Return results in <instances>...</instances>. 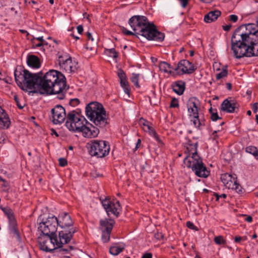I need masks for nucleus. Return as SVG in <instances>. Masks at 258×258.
I'll list each match as a JSON object with an SVG mask.
<instances>
[{"mask_svg": "<svg viewBox=\"0 0 258 258\" xmlns=\"http://www.w3.org/2000/svg\"><path fill=\"white\" fill-rule=\"evenodd\" d=\"M256 24L238 27L231 37V49L236 58L258 56V16Z\"/></svg>", "mask_w": 258, "mask_h": 258, "instance_id": "1", "label": "nucleus"}, {"mask_svg": "<svg viewBox=\"0 0 258 258\" xmlns=\"http://www.w3.org/2000/svg\"><path fill=\"white\" fill-rule=\"evenodd\" d=\"M69 88L64 76L58 71L50 70L43 76L40 75L39 92L41 94L57 95V98L62 100Z\"/></svg>", "mask_w": 258, "mask_h": 258, "instance_id": "2", "label": "nucleus"}, {"mask_svg": "<svg viewBox=\"0 0 258 258\" xmlns=\"http://www.w3.org/2000/svg\"><path fill=\"white\" fill-rule=\"evenodd\" d=\"M86 114L96 126L100 128H104L109 123L104 108L97 102H90L86 106Z\"/></svg>", "mask_w": 258, "mask_h": 258, "instance_id": "3", "label": "nucleus"}, {"mask_svg": "<svg viewBox=\"0 0 258 258\" xmlns=\"http://www.w3.org/2000/svg\"><path fill=\"white\" fill-rule=\"evenodd\" d=\"M87 123L84 116L76 114L74 110L67 114L66 126L70 131L81 132Z\"/></svg>", "mask_w": 258, "mask_h": 258, "instance_id": "4", "label": "nucleus"}, {"mask_svg": "<svg viewBox=\"0 0 258 258\" xmlns=\"http://www.w3.org/2000/svg\"><path fill=\"white\" fill-rule=\"evenodd\" d=\"M89 154L92 156L102 158L107 156L110 151L108 143L105 141L93 140L87 144Z\"/></svg>", "mask_w": 258, "mask_h": 258, "instance_id": "5", "label": "nucleus"}, {"mask_svg": "<svg viewBox=\"0 0 258 258\" xmlns=\"http://www.w3.org/2000/svg\"><path fill=\"white\" fill-rule=\"evenodd\" d=\"M137 34L145 37L148 40L158 42H162L165 38L164 33L159 31L153 23H150L148 21L144 26L140 32H137Z\"/></svg>", "mask_w": 258, "mask_h": 258, "instance_id": "6", "label": "nucleus"}, {"mask_svg": "<svg viewBox=\"0 0 258 258\" xmlns=\"http://www.w3.org/2000/svg\"><path fill=\"white\" fill-rule=\"evenodd\" d=\"M187 107L189 115L192 117L191 121L194 125L198 128L204 125V121L199 118V111L200 108L199 100L195 97L190 98L187 102Z\"/></svg>", "mask_w": 258, "mask_h": 258, "instance_id": "7", "label": "nucleus"}, {"mask_svg": "<svg viewBox=\"0 0 258 258\" xmlns=\"http://www.w3.org/2000/svg\"><path fill=\"white\" fill-rule=\"evenodd\" d=\"M57 223V218L55 216L48 217L45 221L40 223L38 230L41 232V234L55 236Z\"/></svg>", "mask_w": 258, "mask_h": 258, "instance_id": "8", "label": "nucleus"}, {"mask_svg": "<svg viewBox=\"0 0 258 258\" xmlns=\"http://www.w3.org/2000/svg\"><path fill=\"white\" fill-rule=\"evenodd\" d=\"M56 236H47L40 234L38 237V242L40 248L46 252H51L55 250L56 246Z\"/></svg>", "mask_w": 258, "mask_h": 258, "instance_id": "9", "label": "nucleus"}, {"mask_svg": "<svg viewBox=\"0 0 258 258\" xmlns=\"http://www.w3.org/2000/svg\"><path fill=\"white\" fill-rule=\"evenodd\" d=\"M57 61L60 68L66 72L71 73L76 70V62L72 61L71 56L67 53L59 55Z\"/></svg>", "mask_w": 258, "mask_h": 258, "instance_id": "10", "label": "nucleus"}, {"mask_svg": "<svg viewBox=\"0 0 258 258\" xmlns=\"http://www.w3.org/2000/svg\"><path fill=\"white\" fill-rule=\"evenodd\" d=\"M221 180L226 188L234 189L237 193L242 192V187L237 183L236 174H223L221 176Z\"/></svg>", "mask_w": 258, "mask_h": 258, "instance_id": "11", "label": "nucleus"}, {"mask_svg": "<svg viewBox=\"0 0 258 258\" xmlns=\"http://www.w3.org/2000/svg\"><path fill=\"white\" fill-rule=\"evenodd\" d=\"M114 224V221L111 219L100 220V229L102 231V240L104 242H107L109 240Z\"/></svg>", "mask_w": 258, "mask_h": 258, "instance_id": "12", "label": "nucleus"}, {"mask_svg": "<svg viewBox=\"0 0 258 258\" xmlns=\"http://www.w3.org/2000/svg\"><path fill=\"white\" fill-rule=\"evenodd\" d=\"M40 74L42 75V73L40 72L38 74H32L27 70H25V75L26 76V81H25L24 87H27L29 90L35 88V86H37V88L39 90V83L40 82Z\"/></svg>", "mask_w": 258, "mask_h": 258, "instance_id": "13", "label": "nucleus"}, {"mask_svg": "<svg viewBox=\"0 0 258 258\" xmlns=\"http://www.w3.org/2000/svg\"><path fill=\"white\" fill-rule=\"evenodd\" d=\"M76 232V228H72L70 230H61L58 234L59 240L56 237V246L60 248L63 244L68 243Z\"/></svg>", "mask_w": 258, "mask_h": 258, "instance_id": "14", "label": "nucleus"}, {"mask_svg": "<svg viewBox=\"0 0 258 258\" xmlns=\"http://www.w3.org/2000/svg\"><path fill=\"white\" fill-rule=\"evenodd\" d=\"M147 22L148 19L146 17L139 15L133 16L128 20V24L136 34L137 32H140Z\"/></svg>", "mask_w": 258, "mask_h": 258, "instance_id": "15", "label": "nucleus"}, {"mask_svg": "<svg viewBox=\"0 0 258 258\" xmlns=\"http://www.w3.org/2000/svg\"><path fill=\"white\" fill-rule=\"evenodd\" d=\"M197 146L198 143H196L194 145L190 144L189 147H187V149L190 150L192 156L191 157L186 156L183 160L184 164L188 168H191L192 169L194 165L196 164V162L199 161V159L201 158L197 154Z\"/></svg>", "mask_w": 258, "mask_h": 258, "instance_id": "16", "label": "nucleus"}, {"mask_svg": "<svg viewBox=\"0 0 258 258\" xmlns=\"http://www.w3.org/2000/svg\"><path fill=\"white\" fill-rule=\"evenodd\" d=\"M2 210L9 219L10 227L12 233L16 236V238L20 240V235L16 228L17 222L14 215V212L12 209L8 207L2 208Z\"/></svg>", "mask_w": 258, "mask_h": 258, "instance_id": "17", "label": "nucleus"}, {"mask_svg": "<svg viewBox=\"0 0 258 258\" xmlns=\"http://www.w3.org/2000/svg\"><path fill=\"white\" fill-rule=\"evenodd\" d=\"M52 121L54 124H60L62 123L65 118H67L64 108L60 105H56L51 109Z\"/></svg>", "mask_w": 258, "mask_h": 258, "instance_id": "18", "label": "nucleus"}, {"mask_svg": "<svg viewBox=\"0 0 258 258\" xmlns=\"http://www.w3.org/2000/svg\"><path fill=\"white\" fill-rule=\"evenodd\" d=\"M196 69L193 63L186 59L181 60L177 64L174 71L179 75L192 73Z\"/></svg>", "mask_w": 258, "mask_h": 258, "instance_id": "19", "label": "nucleus"}, {"mask_svg": "<svg viewBox=\"0 0 258 258\" xmlns=\"http://www.w3.org/2000/svg\"><path fill=\"white\" fill-rule=\"evenodd\" d=\"M103 207L105 209L106 213L109 216L110 214H113L116 217H118L119 214L120 204L119 201H117L115 203H112L109 199L105 198L101 200Z\"/></svg>", "mask_w": 258, "mask_h": 258, "instance_id": "20", "label": "nucleus"}, {"mask_svg": "<svg viewBox=\"0 0 258 258\" xmlns=\"http://www.w3.org/2000/svg\"><path fill=\"white\" fill-rule=\"evenodd\" d=\"M57 225L59 226L61 230H70L72 228H75L73 220L67 213H60L57 218Z\"/></svg>", "mask_w": 258, "mask_h": 258, "instance_id": "21", "label": "nucleus"}, {"mask_svg": "<svg viewBox=\"0 0 258 258\" xmlns=\"http://www.w3.org/2000/svg\"><path fill=\"white\" fill-rule=\"evenodd\" d=\"M98 128L97 126L96 127L88 122L81 133L83 136L85 138H95L99 133Z\"/></svg>", "mask_w": 258, "mask_h": 258, "instance_id": "22", "label": "nucleus"}, {"mask_svg": "<svg viewBox=\"0 0 258 258\" xmlns=\"http://www.w3.org/2000/svg\"><path fill=\"white\" fill-rule=\"evenodd\" d=\"M192 168V171H195L197 176L201 177H207L209 175V171L207 169L206 167L204 165L201 158L197 161Z\"/></svg>", "mask_w": 258, "mask_h": 258, "instance_id": "23", "label": "nucleus"}, {"mask_svg": "<svg viewBox=\"0 0 258 258\" xmlns=\"http://www.w3.org/2000/svg\"><path fill=\"white\" fill-rule=\"evenodd\" d=\"M238 104L234 100L225 99L221 104V110L228 113H233L238 109Z\"/></svg>", "mask_w": 258, "mask_h": 258, "instance_id": "24", "label": "nucleus"}, {"mask_svg": "<svg viewBox=\"0 0 258 258\" xmlns=\"http://www.w3.org/2000/svg\"><path fill=\"white\" fill-rule=\"evenodd\" d=\"M117 75L120 80V85L123 88L124 92L126 94L129 95L130 92V88L124 72L122 70L119 69L118 71Z\"/></svg>", "mask_w": 258, "mask_h": 258, "instance_id": "25", "label": "nucleus"}, {"mask_svg": "<svg viewBox=\"0 0 258 258\" xmlns=\"http://www.w3.org/2000/svg\"><path fill=\"white\" fill-rule=\"evenodd\" d=\"M10 125V120L8 114L0 106V127L8 128Z\"/></svg>", "mask_w": 258, "mask_h": 258, "instance_id": "26", "label": "nucleus"}, {"mask_svg": "<svg viewBox=\"0 0 258 258\" xmlns=\"http://www.w3.org/2000/svg\"><path fill=\"white\" fill-rule=\"evenodd\" d=\"M14 76L16 82L18 86L21 89H24L25 81H26L25 70H23L22 72L15 70Z\"/></svg>", "mask_w": 258, "mask_h": 258, "instance_id": "27", "label": "nucleus"}, {"mask_svg": "<svg viewBox=\"0 0 258 258\" xmlns=\"http://www.w3.org/2000/svg\"><path fill=\"white\" fill-rule=\"evenodd\" d=\"M27 63L29 67L36 69L40 68L41 66L40 59L34 55L28 56Z\"/></svg>", "mask_w": 258, "mask_h": 258, "instance_id": "28", "label": "nucleus"}, {"mask_svg": "<svg viewBox=\"0 0 258 258\" xmlns=\"http://www.w3.org/2000/svg\"><path fill=\"white\" fill-rule=\"evenodd\" d=\"M171 86L173 91L179 95H182L185 90V83L181 81L173 83Z\"/></svg>", "mask_w": 258, "mask_h": 258, "instance_id": "29", "label": "nucleus"}, {"mask_svg": "<svg viewBox=\"0 0 258 258\" xmlns=\"http://www.w3.org/2000/svg\"><path fill=\"white\" fill-rule=\"evenodd\" d=\"M221 14V12L218 10L211 11L205 16L204 21L206 23H211L216 20Z\"/></svg>", "mask_w": 258, "mask_h": 258, "instance_id": "30", "label": "nucleus"}, {"mask_svg": "<svg viewBox=\"0 0 258 258\" xmlns=\"http://www.w3.org/2000/svg\"><path fill=\"white\" fill-rule=\"evenodd\" d=\"M160 70L165 73L171 74L172 72L170 70L171 68L170 64L165 61H161L159 64Z\"/></svg>", "mask_w": 258, "mask_h": 258, "instance_id": "31", "label": "nucleus"}, {"mask_svg": "<svg viewBox=\"0 0 258 258\" xmlns=\"http://www.w3.org/2000/svg\"><path fill=\"white\" fill-rule=\"evenodd\" d=\"M124 248V246H118L115 244L110 247L109 252L112 255H117L120 253Z\"/></svg>", "mask_w": 258, "mask_h": 258, "instance_id": "32", "label": "nucleus"}, {"mask_svg": "<svg viewBox=\"0 0 258 258\" xmlns=\"http://www.w3.org/2000/svg\"><path fill=\"white\" fill-rule=\"evenodd\" d=\"M245 151L253 155L255 157L258 156V150L254 146H250L246 147Z\"/></svg>", "mask_w": 258, "mask_h": 258, "instance_id": "33", "label": "nucleus"}, {"mask_svg": "<svg viewBox=\"0 0 258 258\" xmlns=\"http://www.w3.org/2000/svg\"><path fill=\"white\" fill-rule=\"evenodd\" d=\"M9 188V183L4 179L0 177V190L6 191Z\"/></svg>", "mask_w": 258, "mask_h": 258, "instance_id": "34", "label": "nucleus"}, {"mask_svg": "<svg viewBox=\"0 0 258 258\" xmlns=\"http://www.w3.org/2000/svg\"><path fill=\"white\" fill-rule=\"evenodd\" d=\"M214 241L217 245H225L226 243V240L221 235L215 236Z\"/></svg>", "mask_w": 258, "mask_h": 258, "instance_id": "35", "label": "nucleus"}, {"mask_svg": "<svg viewBox=\"0 0 258 258\" xmlns=\"http://www.w3.org/2000/svg\"><path fill=\"white\" fill-rule=\"evenodd\" d=\"M139 74L133 73L131 78L132 82L136 86L137 88L140 87L139 84Z\"/></svg>", "mask_w": 258, "mask_h": 258, "instance_id": "36", "label": "nucleus"}, {"mask_svg": "<svg viewBox=\"0 0 258 258\" xmlns=\"http://www.w3.org/2000/svg\"><path fill=\"white\" fill-rule=\"evenodd\" d=\"M148 129L149 130V132L150 134L153 136L155 139L159 143H162L161 141L159 139L158 135L157 134L155 130L152 129L149 125H147Z\"/></svg>", "mask_w": 258, "mask_h": 258, "instance_id": "37", "label": "nucleus"}, {"mask_svg": "<svg viewBox=\"0 0 258 258\" xmlns=\"http://www.w3.org/2000/svg\"><path fill=\"white\" fill-rule=\"evenodd\" d=\"M209 111L211 114V118L213 121H216L219 119H221L217 113V112H214L212 107H211L209 109Z\"/></svg>", "mask_w": 258, "mask_h": 258, "instance_id": "38", "label": "nucleus"}, {"mask_svg": "<svg viewBox=\"0 0 258 258\" xmlns=\"http://www.w3.org/2000/svg\"><path fill=\"white\" fill-rule=\"evenodd\" d=\"M106 51L108 52L109 56L112 57L113 58H116L117 57V53L114 48L111 49H106Z\"/></svg>", "mask_w": 258, "mask_h": 258, "instance_id": "39", "label": "nucleus"}, {"mask_svg": "<svg viewBox=\"0 0 258 258\" xmlns=\"http://www.w3.org/2000/svg\"><path fill=\"white\" fill-rule=\"evenodd\" d=\"M228 74L227 71L226 69H223L222 71L218 73L216 75V78L217 80H220L221 78H223L226 76H227Z\"/></svg>", "mask_w": 258, "mask_h": 258, "instance_id": "40", "label": "nucleus"}, {"mask_svg": "<svg viewBox=\"0 0 258 258\" xmlns=\"http://www.w3.org/2000/svg\"><path fill=\"white\" fill-rule=\"evenodd\" d=\"M69 103L72 106L75 107L80 103V100L78 98L72 99L70 100Z\"/></svg>", "mask_w": 258, "mask_h": 258, "instance_id": "41", "label": "nucleus"}, {"mask_svg": "<svg viewBox=\"0 0 258 258\" xmlns=\"http://www.w3.org/2000/svg\"><path fill=\"white\" fill-rule=\"evenodd\" d=\"M121 31H122V32L125 34V35H136L137 34L136 33H135L131 31H129V30H127L124 27H122L121 28Z\"/></svg>", "mask_w": 258, "mask_h": 258, "instance_id": "42", "label": "nucleus"}, {"mask_svg": "<svg viewBox=\"0 0 258 258\" xmlns=\"http://www.w3.org/2000/svg\"><path fill=\"white\" fill-rule=\"evenodd\" d=\"M186 225V226L190 229L195 230L196 231L198 230V228L194 225L192 222L190 221L187 222Z\"/></svg>", "mask_w": 258, "mask_h": 258, "instance_id": "43", "label": "nucleus"}, {"mask_svg": "<svg viewBox=\"0 0 258 258\" xmlns=\"http://www.w3.org/2000/svg\"><path fill=\"white\" fill-rule=\"evenodd\" d=\"M178 101L176 98H173L171 101L170 107L172 108H175L178 107Z\"/></svg>", "mask_w": 258, "mask_h": 258, "instance_id": "44", "label": "nucleus"}, {"mask_svg": "<svg viewBox=\"0 0 258 258\" xmlns=\"http://www.w3.org/2000/svg\"><path fill=\"white\" fill-rule=\"evenodd\" d=\"M59 164L60 166L63 167L67 165L68 162L67 160L63 158H59Z\"/></svg>", "mask_w": 258, "mask_h": 258, "instance_id": "45", "label": "nucleus"}, {"mask_svg": "<svg viewBox=\"0 0 258 258\" xmlns=\"http://www.w3.org/2000/svg\"><path fill=\"white\" fill-rule=\"evenodd\" d=\"M14 100L16 102L17 105L20 109H22L24 107V105H22L19 101V99L17 95L14 96Z\"/></svg>", "mask_w": 258, "mask_h": 258, "instance_id": "46", "label": "nucleus"}, {"mask_svg": "<svg viewBox=\"0 0 258 258\" xmlns=\"http://www.w3.org/2000/svg\"><path fill=\"white\" fill-rule=\"evenodd\" d=\"M214 195L216 197V201H218L219 200V198H226L227 197V195L225 194H221V195H219L217 193H214Z\"/></svg>", "mask_w": 258, "mask_h": 258, "instance_id": "47", "label": "nucleus"}, {"mask_svg": "<svg viewBox=\"0 0 258 258\" xmlns=\"http://www.w3.org/2000/svg\"><path fill=\"white\" fill-rule=\"evenodd\" d=\"M178 1L180 2L181 6L183 8L186 7V6H187V5L189 2V0H178Z\"/></svg>", "mask_w": 258, "mask_h": 258, "instance_id": "48", "label": "nucleus"}, {"mask_svg": "<svg viewBox=\"0 0 258 258\" xmlns=\"http://www.w3.org/2000/svg\"><path fill=\"white\" fill-rule=\"evenodd\" d=\"M218 132H219V130L215 131L212 133L211 138L213 139V140H216L218 138V136L217 135V133Z\"/></svg>", "mask_w": 258, "mask_h": 258, "instance_id": "49", "label": "nucleus"}, {"mask_svg": "<svg viewBox=\"0 0 258 258\" xmlns=\"http://www.w3.org/2000/svg\"><path fill=\"white\" fill-rule=\"evenodd\" d=\"M238 20V17L235 15H231L230 16V20L236 22Z\"/></svg>", "mask_w": 258, "mask_h": 258, "instance_id": "50", "label": "nucleus"}, {"mask_svg": "<svg viewBox=\"0 0 258 258\" xmlns=\"http://www.w3.org/2000/svg\"><path fill=\"white\" fill-rule=\"evenodd\" d=\"M252 110L254 113H256L258 109V103H254L252 107Z\"/></svg>", "mask_w": 258, "mask_h": 258, "instance_id": "51", "label": "nucleus"}, {"mask_svg": "<svg viewBox=\"0 0 258 258\" xmlns=\"http://www.w3.org/2000/svg\"><path fill=\"white\" fill-rule=\"evenodd\" d=\"M78 32L79 34H82L83 31V27L82 25H79L77 28Z\"/></svg>", "mask_w": 258, "mask_h": 258, "instance_id": "52", "label": "nucleus"}, {"mask_svg": "<svg viewBox=\"0 0 258 258\" xmlns=\"http://www.w3.org/2000/svg\"><path fill=\"white\" fill-rule=\"evenodd\" d=\"M222 27H223V29L224 30H225L226 31H228L231 28V25H227L225 26H223Z\"/></svg>", "mask_w": 258, "mask_h": 258, "instance_id": "53", "label": "nucleus"}, {"mask_svg": "<svg viewBox=\"0 0 258 258\" xmlns=\"http://www.w3.org/2000/svg\"><path fill=\"white\" fill-rule=\"evenodd\" d=\"M142 258H152V255L151 253H147L144 254Z\"/></svg>", "mask_w": 258, "mask_h": 258, "instance_id": "54", "label": "nucleus"}, {"mask_svg": "<svg viewBox=\"0 0 258 258\" xmlns=\"http://www.w3.org/2000/svg\"><path fill=\"white\" fill-rule=\"evenodd\" d=\"M86 35L89 39L91 40V41H92L94 40L93 38L92 37V34L91 33L88 32L86 33Z\"/></svg>", "mask_w": 258, "mask_h": 258, "instance_id": "55", "label": "nucleus"}, {"mask_svg": "<svg viewBox=\"0 0 258 258\" xmlns=\"http://www.w3.org/2000/svg\"><path fill=\"white\" fill-rule=\"evenodd\" d=\"M242 239L241 237L240 236H236L234 238V241L235 242H239L241 241Z\"/></svg>", "mask_w": 258, "mask_h": 258, "instance_id": "56", "label": "nucleus"}, {"mask_svg": "<svg viewBox=\"0 0 258 258\" xmlns=\"http://www.w3.org/2000/svg\"><path fill=\"white\" fill-rule=\"evenodd\" d=\"M245 221H246L248 222H251L252 221V218L250 216H247L245 218Z\"/></svg>", "mask_w": 258, "mask_h": 258, "instance_id": "57", "label": "nucleus"}, {"mask_svg": "<svg viewBox=\"0 0 258 258\" xmlns=\"http://www.w3.org/2000/svg\"><path fill=\"white\" fill-rule=\"evenodd\" d=\"M4 81L7 83L10 84L12 79L10 78H5Z\"/></svg>", "mask_w": 258, "mask_h": 258, "instance_id": "58", "label": "nucleus"}, {"mask_svg": "<svg viewBox=\"0 0 258 258\" xmlns=\"http://www.w3.org/2000/svg\"><path fill=\"white\" fill-rule=\"evenodd\" d=\"M227 88L228 90H230L232 89V84L230 83H227L226 84Z\"/></svg>", "mask_w": 258, "mask_h": 258, "instance_id": "59", "label": "nucleus"}, {"mask_svg": "<svg viewBox=\"0 0 258 258\" xmlns=\"http://www.w3.org/2000/svg\"><path fill=\"white\" fill-rule=\"evenodd\" d=\"M51 135H55L56 137L58 136L57 133L54 129L51 130Z\"/></svg>", "mask_w": 258, "mask_h": 258, "instance_id": "60", "label": "nucleus"}, {"mask_svg": "<svg viewBox=\"0 0 258 258\" xmlns=\"http://www.w3.org/2000/svg\"><path fill=\"white\" fill-rule=\"evenodd\" d=\"M141 140L139 139L138 140V142H137V144H136V148H138L141 145Z\"/></svg>", "mask_w": 258, "mask_h": 258, "instance_id": "61", "label": "nucleus"}, {"mask_svg": "<svg viewBox=\"0 0 258 258\" xmlns=\"http://www.w3.org/2000/svg\"><path fill=\"white\" fill-rule=\"evenodd\" d=\"M37 39L39 41H40V42H44V39L43 38V37H38L37 38Z\"/></svg>", "mask_w": 258, "mask_h": 258, "instance_id": "62", "label": "nucleus"}, {"mask_svg": "<svg viewBox=\"0 0 258 258\" xmlns=\"http://www.w3.org/2000/svg\"><path fill=\"white\" fill-rule=\"evenodd\" d=\"M43 45V42H40L36 44V47H39Z\"/></svg>", "mask_w": 258, "mask_h": 258, "instance_id": "63", "label": "nucleus"}, {"mask_svg": "<svg viewBox=\"0 0 258 258\" xmlns=\"http://www.w3.org/2000/svg\"><path fill=\"white\" fill-rule=\"evenodd\" d=\"M5 78L4 77V76L1 73H0V80L4 81Z\"/></svg>", "mask_w": 258, "mask_h": 258, "instance_id": "64", "label": "nucleus"}]
</instances>
